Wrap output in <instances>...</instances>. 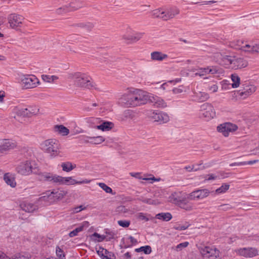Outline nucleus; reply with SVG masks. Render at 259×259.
<instances>
[{
    "instance_id": "f257e3e1",
    "label": "nucleus",
    "mask_w": 259,
    "mask_h": 259,
    "mask_svg": "<svg viewBox=\"0 0 259 259\" xmlns=\"http://www.w3.org/2000/svg\"><path fill=\"white\" fill-rule=\"evenodd\" d=\"M148 93L143 90L127 88L124 93L119 96L118 102L126 107H136L146 104L149 98Z\"/></svg>"
},
{
    "instance_id": "f03ea898",
    "label": "nucleus",
    "mask_w": 259,
    "mask_h": 259,
    "mask_svg": "<svg viewBox=\"0 0 259 259\" xmlns=\"http://www.w3.org/2000/svg\"><path fill=\"white\" fill-rule=\"evenodd\" d=\"M38 179L41 181H46L58 185H73L75 184H89L91 180L85 179L77 181L71 177H63L50 172H41L38 174Z\"/></svg>"
},
{
    "instance_id": "7ed1b4c3",
    "label": "nucleus",
    "mask_w": 259,
    "mask_h": 259,
    "mask_svg": "<svg viewBox=\"0 0 259 259\" xmlns=\"http://www.w3.org/2000/svg\"><path fill=\"white\" fill-rule=\"evenodd\" d=\"M68 78L73 80L77 87L85 88L90 90H98V85L89 75L81 72H73L69 74Z\"/></svg>"
},
{
    "instance_id": "20e7f679",
    "label": "nucleus",
    "mask_w": 259,
    "mask_h": 259,
    "mask_svg": "<svg viewBox=\"0 0 259 259\" xmlns=\"http://www.w3.org/2000/svg\"><path fill=\"white\" fill-rule=\"evenodd\" d=\"M179 13L180 10L176 7L160 8L151 12L153 17L160 18L164 21L172 19Z\"/></svg>"
},
{
    "instance_id": "39448f33",
    "label": "nucleus",
    "mask_w": 259,
    "mask_h": 259,
    "mask_svg": "<svg viewBox=\"0 0 259 259\" xmlns=\"http://www.w3.org/2000/svg\"><path fill=\"white\" fill-rule=\"evenodd\" d=\"M41 148L51 158L56 157L60 153V144L56 139H51L45 140L41 144Z\"/></svg>"
},
{
    "instance_id": "423d86ee",
    "label": "nucleus",
    "mask_w": 259,
    "mask_h": 259,
    "mask_svg": "<svg viewBox=\"0 0 259 259\" xmlns=\"http://www.w3.org/2000/svg\"><path fill=\"white\" fill-rule=\"evenodd\" d=\"M19 83L22 89H31L37 87L39 84V79L32 74H25L20 76Z\"/></svg>"
},
{
    "instance_id": "0eeeda50",
    "label": "nucleus",
    "mask_w": 259,
    "mask_h": 259,
    "mask_svg": "<svg viewBox=\"0 0 259 259\" xmlns=\"http://www.w3.org/2000/svg\"><path fill=\"white\" fill-rule=\"evenodd\" d=\"M35 162L33 160H26L20 162L17 166V172L23 176H29L32 174L36 168Z\"/></svg>"
},
{
    "instance_id": "6e6552de",
    "label": "nucleus",
    "mask_w": 259,
    "mask_h": 259,
    "mask_svg": "<svg viewBox=\"0 0 259 259\" xmlns=\"http://www.w3.org/2000/svg\"><path fill=\"white\" fill-rule=\"evenodd\" d=\"M66 194L67 192L64 190H54L52 192H47L45 195L41 197L40 199L42 200L53 202L61 200Z\"/></svg>"
},
{
    "instance_id": "1a4fd4ad",
    "label": "nucleus",
    "mask_w": 259,
    "mask_h": 259,
    "mask_svg": "<svg viewBox=\"0 0 259 259\" xmlns=\"http://www.w3.org/2000/svg\"><path fill=\"white\" fill-rule=\"evenodd\" d=\"M210 191L207 189H196L189 194H186L187 198L191 201L201 200L207 197Z\"/></svg>"
},
{
    "instance_id": "9d476101",
    "label": "nucleus",
    "mask_w": 259,
    "mask_h": 259,
    "mask_svg": "<svg viewBox=\"0 0 259 259\" xmlns=\"http://www.w3.org/2000/svg\"><path fill=\"white\" fill-rule=\"evenodd\" d=\"M24 18L19 14H11L8 17V23L12 29L18 30L23 24Z\"/></svg>"
},
{
    "instance_id": "9b49d317",
    "label": "nucleus",
    "mask_w": 259,
    "mask_h": 259,
    "mask_svg": "<svg viewBox=\"0 0 259 259\" xmlns=\"http://www.w3.org/2000/svg\"><path fill=\"white\" fill-rule=\"evenodd\" d=\"M200 112L201 115L206 120H210L215 115L213 107L208 103H205L200 106Z\"/></svg>"
},
{
    "instance_id": "f8f14e48",
    "label": "nucleus",
    "mask_w": 259,
    "mask_h": 259,
    "mask_svg": "<svg viewBox=\"0 0 259 259\" xmlns=\"http://www.w3.org/2000/svg\"><path fill=\"white\" fill-rule=\"evenodd\" d=\"M90 121L94 125L93 127L102 131H108L113 127V123L109 121H102L99 118L92 117Z\"/></svg>"
},
{
    "instance_id": "ddd939ff",
    "label": "nucleus",
    "mask_w": 259,
    "mask_h": 259,
    "mask_svg": "<svg viewBox=\"0 0 259 259\" xmlns=\"http://www.w3.org/2000/svg\"><path fill=\"white\" fill-rule=\"evenodd\" d=\"M200 252L204 257L209 259H221L220 252L215 248L204 247L201 249Z\"/></svg>"
},
{
    "instance_id": "4468645a",
    "label": "nucleus",
    "mask_w": 259,
    "mask_h": 259,
    "mask_svg": "<svg viewBox=\"0 0 259 259\" xmlns=\"http://www.w3.org/2000/svg\"><path fill=\"white\" fill-rule=\"evenodd\" d=\"M150 117L154 122L159 124H163L167 122L169 118L167 114L158 111H154L151 112Z\"/></svg>"
},
{
    "instance_id": "2eb2a0df",
    "label": "nucleus",
    "mask_w": 259,
    "mask_h": 259,
    "mask_svg": "<svg viewBox=\"0 0 259 259\" xmlns=\"http://www.w3.org/2000/svg\"><path fill=\"white\" fill-rule=\"evenodd\" d=\"M235 252L237 255L245 257H253L258 255V250L254 247H244L236 249Z\"/></svg>"
},
{
    "instance_id": "dca6fc26",
    "label": "nucleus",
    "mask_w": 259,
    "mask_h": 259,
    "mask_svg": "<svg viewBox=\"0 0 259 259\" xmlns=\"http://www.w3.org/2000/svg\"><path fill=\"white\" fill-rule=\"evenodd\" d=\"M238 126L236 124L230 122L221 124L217 127L218 131L225 137L228 136L230 133L235 132Z\"/></svg>"
},
{
    "instance_id": "f3484780",
    "label": "nucleus",
    "mask_w": 259,
    "mask_h": 259,
    "mask_svg": "<svg viewBox=\"0 0 259 259\" xmlns=\"http://www.w3.org/2000/svg\"><path fill=\"white\" fill-rule=\"evenodd\" d=\"M17 146V142L13 140L5 139L0 144V154L13 150Z\"/></svg>"
},
{
    "instance_id": "a211bd4d",
    "label": "nucleus",
    "mask_w": 259,
    "mask_h": 259,
    "mask_svg": "<svg viewBox=\"0 0 259 259\" xmlns=\"http://www.w3.org/2000/svg\"><path fill=\"white\" fill-rule=\"evenodd\" d=\"M148 101H149L152 104L153 106L156 108H165L167 104L165 101L161 98L157 96H153L148 93Z\"/></svg>"
},
{
    "instance_id": "6ab92c4d",
    "label": "nucleus",
    "mask_w": 259,
    "mask_h": 259,
    "mask_svg": "<svg viewBox=\"0 0 259 259\" xmlns=\"http://www.w3.org/2000/svg\"><path fill=\"white\" fill-rule=\"evenodd\" d=\"M144 35V32H136L133 35L125 34L122 36V38L127 44L136 42L140 40Z\"/></svg>"
},
{
    "instance_id": "aec40b11",
    "label": "nucleus",
    "mask_w": 259,
    "mask_h": 259,
    "mask_svg": "<svg viewBox=\"0 0 259 259\" xmlns=\"http://www.w3.org/2000/svg\"><path fill=\"white\" fill-rule=\"evenodd\" d=\"M232 61L231 67L234 69H241L246 67L248 65V62L246 60L241 58H236L234 57Z\"/></svg>"
},
{
    "instance_id": "412c9836",
    "label": "nucleus",
    "mask_w": 259,
    "mask_h": 259,
    "mask_svg": "<svg viewBox=\"0 0 259 259\" xmlns=\"http://www.w3.org/2000/svg\"><path fill=\"white\" fill-rule=\"evenodd\" d=\"M193 97L195 100L198 102H204L209 98V95L208 93L199 91H193Z\"/></svg>"
},
{
    "instance_id": "4be33fe9",
    "label": "nucleus",
    "mask_w": 259,
    "mask_h": 259,
    "mask_svg": "<svg viewBox=\"0 0 259 259\" xmlns=\"http://www.w3.org/2000/svg\"><path fill=\"white\" fill-rule=\"evenodd\" d=\"M185 194H183L182 192H175L168 198V201L172 203L179 205L183 198L184 197Z\"/></svg>"
},
{
    "instance_id": "5701e85b",
    "label": "nucleus",
    "mask_w": 259,
    "mask_h": 259,
    "mask_svg": "<svg viewBox=\"0 0 259 259\" xmlns=\"http://www.w3.org/2000/svg\"><path fill=\"white\" fill-rule=\"evenodd\" d=\"M151 60L156 61H162L168 58V55L160 51H154L151 53Z\"/></svg>"
},
{
    "instance_id": "b1692460",
    "label": "nucleus",
    "mask_w": 259,
    "mask_h": 259,
    "mask_svg": "<svg viewBox=\"0 0 259 259\" xmlns=\"http://www.w3.org/2000/svg\"><path fill=\"white\" fill-rule=\"evenodd\" d=\"M68 5L70 11H73L82 7L84 3L81 0H72Z\"/></svg>"
},
{
    "instance_id": "393cba45",
    "label": "nucleus",
    "mask_w": 259,
    "mask_h": 259,
    "mask_svg": "<svg viewBox=\"0 0 259 259\" xmlns=\"http://www.w3.org/2000/svg\"><path fill=\"white\" fill-rule=\"evenodd\" d=\"M90 224L88 222L85 221L83 222L80 226L76 228L74 230L71 231L69 234V236L70 237H73L75 236H76L78 233L81 231H82L84 228H87L89 227Z\"/></svg>"
},
{
    "instance_id": "a878e982",
    "label": "nucleus",
    "mask_w": 259,
    "mask_h": 259,
    "mask_svg": "<svg viewBox=\"0 0 259 259\" xmlns=\"http://www.w3.org/2000/svg\"><path fill=\"white\" fill-rule=\"evenodd\" d=\"M134 117L135 112L134 111L130 109H126L120 115V118L121 120L125 121L133 119Z\"/></svg>"
},
{
    "instance_id": "bb28decb",
    "label": "nucleus",
    "mask_w": 259,
    "mask_h": 259,
    "mask_svg": "<svg viewBox=\"0 0 259 259\" xmlns=\"http://www.w3.org/2000/svg\"><path fill=\"white\" fill-rule=\"evenodd\" d=\"M20 206L23 210L28 212H32L36 209L35 205L27 202L22 203Z\"/></svg>"
},
{
    "instance_id": "cd10ccee",
    "label": "nucleus",
    "mask_w": 259,
    "mask_h": 259,
    "mask_svg": "<svg viewBox=\"0 0 259 259\" xmlns=\"http://www.w3.org/2000/svg\"><path fill=\"white\" fill-rule=\"evenodd\" d=\"M242 52L253 54V42L251 41H245Z\"/></svg>"
},
{
    "instance_id": "c85d7f7f",
    "label": "nucleus",
    "mask_w": 259,
    "mask_h": 259,
    "mask_svg": "<svg viewBox=\"0 0 259 259\" xmlns=\"http://www.w3.org/2000/svg\"><path fill=\"white\" fill-rule=\"evenodd\" d=\"M208 74H211L212 75H220L224 73V70L218 66H207Z\"/></svg>"
},
{
    "instance_id": "c756f323",
    "label": "nucleus",
    "mask_w": 259,
    "mask_h": 259,
    "mask_svg": "<svg viewBox=\"0 0 259 259\" xmlns=\"http://www.w3.org/2000/svg\"><path fill=\"white\" fill-rule=\"evenodd\" d=\"M85 142L93 144H100L105 141V139L102 136L97 137H87Z\"/></svg>"
},
{
    "instance_id": "7c9ffc66",
    "label": "nucleus",
    "mask_w": 259,
    "mask_h": 259,
    "mask_svg": "<svg viewBox=\"0 0 259 259\" xmlns=\"http://www.w3.org/2000/svg\"><path fill=\"white\" fill-rule=\"evenodd\" d=\"M186 198H187V195L185 194L184 197L183 198L178 206H179L181 208L187 211H191L193 209V206L190 203L185 201V199Z\"/></svg>"
},
{
    "instance_id": "2f4dec72",
    "label": "nucleus",
    "mask_w": 259,
    "mask_h": 259,
    "mask_svg": "<svg viewBox=\"0 0 259 259\" xmlns=\"http://www.w3.org/2000/svg\"><path fill=\"white\" fill-rule=\"evenodd\" d=\"M4 180L7 185H10L11 187L14 188L16 186V182L15 178L9 173L5 174Z\"/></svg>"
},
{
    "instance_id": "473e14b6",
    "label": "nucleus",
    "mask_w": 259,
    "mask_h": 259,
    "mask_svg": "<svg viewBox=\"0 0 259 259\" xmlns=\"http://www.w3.org/2000/svg\"><path fill=\"white\" fill-rule=\"evenodd\" d=\"M54 130L55 132L62 136H66L69 133V130L63 125H56L54 127Z\"/></svg>"
},
{
    "instance_id": "72a5a7b5",
    "label": "nucleus",
    "mask_w": 259,
    "mask_h": 259,
    "mask_svg": "<svg viewBox=\"0 0 259 259\" xmlns=\"http://www.w3.org/2000/svg\"><path fill=\"white\" fill-rule=\"evenodd\" d=\"M245 41L243 40H234L230 42V46L231 47L236 49L240 50L242 52L243 49V46L244 45Z\"/></svg>"
},
{
    "instance_id": "f704fd0d",
    "label": "nucleus",
    "mask_w": 259,
    "mask_h": 259,
    "mask_svg": "<svg viewBox=\"0 0 259 259\" xmlns=\"http://www.w3.org/2000/svg\"><path fill=\"white\" fill-rule=\"evenodd\" d=\"M231 79L232 81V83L231 84L232 88L233 89L238 88L240 84V77L237 74L234 73L231 74Z\"/></svg>"
},
{
    "instance_id": "c9c22d12",
    "label": "nucleus",
    "mask_w": 259,
    "mask_h": 259,
    "mask_svg": "<svg viewBox=\"0 0 259 259\" xmlns=\"http://www.w3.org/2000/svg\"><path fill=\"white\" fill-rule=\"evenodd\" d=\"M244 91L247 93L249 96L252 94L256 90V87L251 84L246 83L243 85V88L242 89Z\"/></svg>"
},
{
    "instance_id": "e433bc0d",
    "label": "nucleus",
    "mask_w": 259,
    "mask_h": 259,
    "mask_svg": "<svg viewBox=\"0 0 259 259\" xmlns=\"http://www.w3.org/2000/svg\"><path fill=\"white\" fill-rule=\"evenodd\" d=\"M208 75L207 67L205 68H198L195 73V76H199L203 78H207L206 76Z\"/></svg>"
},
{
    "instance_id": "4c0bfd02",
    "label": "nucleus",
    "mask_w": 259,
    "mask_h": 259,
    "mask_svg": "<svg viewBox=\"0 0 259 259\" xmlns=\"http://www.w3.org/2000/svg\"><path fill=\"white\" fill-rule=\"evenodd\" d=\"M234 96L235 97L242 100L245 99L250 96L247 93L244 91L242 89L234 92Z\"/></svg>"
},
{
    "instance_id": "58836bf2",
    "label": "nucleus",
    "mask_w": 259,
    "mask_h": 259,
    "mask_svg": "<svg viewBox=\"0 0 259 259\" xmlns=\"http://www.w3.org/2000/svg\"><path fill=\"white\" fill-rule=\"evenodd\" d=\"M156 218L159 220H162L164 221H169L172 219L171 214L169 212H162L156 215Z\"/></svg>"
},
{
    "instance_id": "ea45409f",
    "label": "nucleus",
    "mask_w": 259,
    "mask_h": 259,
    "mask_svg": "<svg viewBox=\"0 0 259 259\" xmlns=\"http://www.w3.org/2000/svg\"><path fill=\"white\" fill-rule=\"evenodd\" d=\"M61 167L63 171L69 172L73 169L76 167V165L72 164L70 162H65L61 163Z\"/></svg>"
},
{
    "instance_id": "a19ab883",
    "label": "nucleus",
    "mask_w": 259,
    "mask_h": 259,
    "mask_svg": "<svg viewBox=\"0 0 259 259\" xmlns=\"http://www.w3.org/2000/svg\"><path fill=\"white\" fill-rule=\"evenodd\" d=\"M68 12H70V10L69 8H68V4L63 6L62 7H61L58 8L56 10V13L59 15H62L63 14H65Z\"/></svg>"
},
{
    "instance_id": "79ce46f5",
    "label": "nucleus",
    "mask_w": 259,
    "mask_h": 259,
    "mask_svg": "<svg viewBox=\"0 0 259 259\" xmlns=\"http://www.w3.org/2000/svg\"><path fill=\"white\" fill-rule=\"evenodd\" d=\"M229 187L230 185L229 184L224 183L220 188L216 189L215 192L217 194L224 193L229 189Z\"/></svg>"
},
{
    "instance_id": "37998d69",
    "label": "nucleus",
    "mask_w": 259,
    "mask_h": 259,
    "mask_svg": "<svg viewBox=\"0 0 259 259\" xmlns=\"http://www.w3.org/2000/svg\"><path fill=\"white\" fill-rule=\"evenodd\" d=\"M136 251L137 252L143 251L145 254H148L151 252L152 249H151V247L150 246L146 245V246H142V247H140L139 248L136 249Z\"/></svg>"
},
{
    "instance_id": "c03bdc74",
    "label": "nucleus",
    "mask_w": 259,
    "mask_h": 259,
    "mask_svg": "<svg viewBox=\"0 0 259 259\" xmlns=\"http://www.w3.org/2000/svg\"><path fill=\"white\" fill-rule=\"evenodd\" d=\"M98 185L99 186L100 188H101L103 190H104L107 193H112V189L108 187L107 185L103 183H99Z\"/></svg>"
},
{
    "instance_id": "a18cd8bd",
    "label": "nucleus",
    "mask_w": 259,
    "mask_h": 259,
    "mask_svg": "<svg viewBox=\"0 0 259 259\" xmlns=\"http://www.w3.org/2000/svg\"><path fill=\"white\" fill-rule=\"evenodd\" d=\"M232 208L231 205L229 204H223L218 206V209L220 211H228Z\"/></svg>"
},
{
    "instance_id": "49530a36",
    "label": "nucleus",
    "mask_w": 259,
    "mask_h": 259,
    "mask_svg": "<svg viewBox=\"0 0 259 259\" xmlns=\"http://www.w3.org/2000/svg\"><path fill=\"white\" fill-rule=\"evenodd\" d=\"M188 244H189V242H184L179 244L175 247H172V248L173 249L176 250L177 251H179L182 250L183 248L187 247Z\"/></svg>"
},
{
    "instance_id": "de8ad7c7",
    "label": "nucleus",
    "mask_w": 259,
    "mask_h": 259,
    "mask_svg": "<svg viewBox=\"0 0 259 259\" xmlns=\"http://www.w3.org/2000/svg\"><path fill=\"white\" fill-rule=\"evenodd\" d=\"M116 212L119 214H125L128 212V209L123 205H120L116 207Z\"/></svg>"
},
{
    "instance_id": "09e8293b",
    "label": "nucleus",
    "mask_w": 259,
    "mask_h": 259,
    "mask_svg": "<svg viewBox=\"0 0 259 259\" xmlns=\"http://www.w3.org/2000/svg\"><path fill=\"white\" fill-rule=\"evenodd\" d=\"M92 237H94L95 238L94 239L95 241H98V242H101L102 241H103L105 238V236H104V235H100L99 234L97 233H94L93 235H92Z\"/></svg>"
},
{
    "instance_id": "8fccbe9b",
    "label": "nucleus",
    "mask_w": 259,
    "mask_h": 259,
    "mask_svg": "<svg viewBox=\"0 0 259 259\" xmlns=\"http://www.w3.org/2000/svg\"><path fill=\"white\" fill-rule=\"evenodd\" d=\"M57 256L60 259H65V254L63 251L59 247H57L56 249Z\"/></svg>"
},
{
    "instance_id": "3c124183",
    "label": "nucleus",
    "mask_w": 259,
    "mask_h": 259,
    "mask_svg": "<svg viewBox=\"0 0 259 259\" xmlns=\"http://www.w3.org/2000/svg\"><path fill=\"white\" fill-rule=\"evenodd\" d=\"M142 201L144 203H147L149 204L156 205L159 203L157 200H153L150 198H144L142 200Z\"/></svg>"
},
{
    "instance_id": "603ef678",
    "label": "nucleus",
    "mask_w": 259,
    "mask_h": 259,
    "mask_svg": "<svg viewBox=\"0 0 259 259\" xmlns=\"http://www.w3.org/2000/svg\"><path fill=\"white\" fill-rule=\"evenodd\" d=\"M117 223L121 227L127 228L130 226L131 222L130 221L120 220L117 222Z\"/></svg>"
},
{
    "instance_id": "864d4df0",
    "label": "nucleus",
    "mask_w": 259,
    "mask_h": 259,
    "mask_svg": "<svg viewBox=\"0 0 259 259\" xmlns=\"http://www.w3.org/2000/svg\"><path fill=\"white\" fill-rule=\"evenodd\" d=\"M97 253L99 255L103 258V257L104 256L105 254L109 253V251L102 247H99V250L97 251Z\"/></svg>"
},
{
    "instance_id": "5fc2aeb1",
    "label": "nucleus",
    "mask_w": 259,
    "mask_h": 259,
    "mask_svg": "<svg viewBox=\"0 0 259 259\" xmlns=\"http://www.w3.org/2000/svg\"><path fill=\"white\" fill-rule=\"evenodd\" d=\"M27 109H14V111L17 114L18 116H24L25 115V112L27 111Z\"/></svg>"
},
{
    "instance_id": "6e6d98bb",
    "label": "nucleus",
    "mask_w": 259,
    "mask_h": 259,
    "mask_svg": "<svg viewBox=\"0 0 259 259\" xmlns=\"http://www.w3.org/2000/svg\"><path fill=\"white\" fill-rule=\"evenodd\" d=\"M234 57L226 56L223 58V60L226 64H230L232 66V61L231 60H233Z\"/></svg>"
},
{
    "instance_id": "4d7b16f0",
    "label": "nucleus",
    "mask_w": 259,
    "mask_h": 259,
    "mask_svg": "<svg viewBox=\"0 0 259 259\" xmlns=\"http://www.w3.org/2000/svg\"><path fill=\"white\" fill-rule=\"evenodd\" d=\"M142 180L148 181L150 183L152 184L154 182L159 181L160 178L157 179V178H156L152 176L151 177L142 178Z\"/></svg>"
},
{
    "instance_id": "13d9d810",
    "label": "nucleus",
    "mask_w": 259,
    "mask_h": 259,
    "mask_svg": "<svg viewBox=\"0 0 259 259\" xmlns=\"http://www.w3.org/2000/svg\"><path fill=\"white\" fill-rule=\"evenodd\" d=\"M184 91V87L183 86H179L178 88L173 89L172 92L175 94H178L182 93Z\"/></svg>"
},
{
    "instance_id": "bf43d9fd",
    "label": "nucleus",
    "mask_w": 259,
    "mask_h": 259,
    "mask_svg": "<svg viewBox=\"0 0 259 259\" xmlns=\"http://www.w3.org/2000/svg\"><path fill=\"white\" fill-rule=\"evenodd\" d=\"M137 218L140 220H144L145 221H148L149 218L143 213L140 212L137 214Z\"/></svg>"
},
{
    "instance_id": "052dcab7",
    "label": "nucleus",
    "mask_w": 259,
    "mask_h": 259,
    "mask_svg": "<svg viewBox=\"0 0 259 259\" xmlns=\"http://www.w3.org/2000/svg\"><path fill=\"white\" fill-rule=\"evenodd\" d=\"M218 89L219 87L217 84H213L212 85L209 86L208 88V90L212 93H215L218 92Z\"/></svg>"
},
{
    "instance_id": "680f3d73",
    "label": "nucleus",
    "mask_w": 259,
    "mask_h": 259,
    "mask_svg": "<svg viewBox=\"0 0 259 259\" xmlns=\"http://www.w3.org/2000/svg\"><path fill=\"white\" fill-rule=\"evenodd\" d=\"M115 256L114 253L109 252V253L105 254L103 259H115Z\"/></svg>"
},
{
    "instance_id": "e2e57ef3",
    "label": "nucleus",
    "mask_w": 259,
    "mask_h": 259,
    "mask_svg": "<svg viewBox=\"0 0 259 259\" xmlns=\"http://www.w3.org/2000/svg\"><path fill=\"white\" fill-rule=\"evenodd\" d=\"M41 78L45 82H51V75L44 74L41 75Z\"/></svg>"
},
{
    "instance_id": "0e129e2a",
    "label": "nucleus",
    "mask_w": 259,
    "mask_h": 259,
    "mask_svg": "<svg viewBox=\"0 0 259 259\" xmlns=\"http://www.w3.org/2000/svg\"><path fill=\"white\" fill-rule=\"evenodd\" d=\"M217 178V176L213 174H210L206 175L205 177V181H210L215 180Z\"/></svg>"
},
{
    "instance_id": "69168bd1",
    "label": "nucleus",
    "mask_w": 259,
    "mask_h": 259,
    "mask_svg": "<svg viewBox=\"0 0 259 259\" xmlns=\"http://www.w3.org/2000/svg\"><path fill=\"white\" fill-rule=\"evenodd\" d=\"M255 53H259V43L253 42V54Z\"/></svg>"
},
{
    "instance_id": "338daca9",
    "label": "nucleus",
    "mask_w": 259,
    "mask_h": 259,
    "mask_svg": "<svg viewBox=\"0 0 259 259\" xmlns=\"http://www.w3.org/2000/svg\"><path fill=\"white\" fill-rule=\"evenodd\" d=\"M130 175L133 177L139 179H142V178L140 176V173L139 172H131Z\"/></svg>"
},
{
    "instance_id": "774afa93",
    "label": "nucleus",
    "mask_w": 259,
    "mask_h": 259,
    "mask_svg": "<svg viewBox=\"0 0 259 259\" xmlns=\"http://www.w3.org/2000/svg\"><path fill=\"white\" fill-rule=\"evenodd\" d=\"M15 259H29V256L28 255L19 254L16 256Z\"/></svg>"
}]
</instances>
